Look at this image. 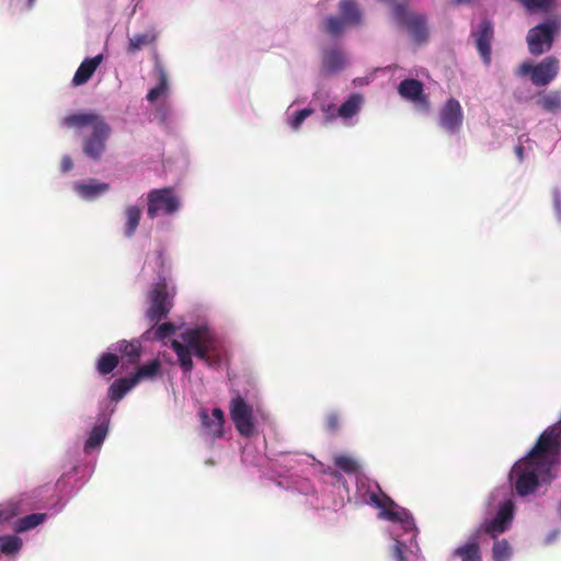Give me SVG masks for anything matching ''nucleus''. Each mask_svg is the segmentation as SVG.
Here are the masks:
<instances>
[{
	"label": "nucleus",
	"instance_id": "obj_1",
	"mask_svg": "<svg viewBox=\"0 0 561 561\" xmlns=\"http://www.w3.org/2000/svg\"><path fill=\"white\" fill-rule=\"evenodd\" d=\"M561 453V419L560 422L545 430L536 445L523 459L512 468L510 480L520 496L535 492L540 483H549L554 479V469Z\"/></svg>",
	"mask_w": 561,
	"mask_h": 561
},
{
	"label": "nucleus",
	"instance_id": "obj_2",
	"mask_svg": "<svg viewBox=\"0 0 561 561\" xmlns=\"http://www.w3.org/2000/svg\"><path fill=\"white\" fill-rule=\"evenodd\" d=\"M180 336L182 342L172 340L171 347L184 374H191L193 370L192 354L210 368H217L222 364L225 355L222 343L207 327L187 329Z\"/></svg>",
	"mask_w": 561,
	"mask_h": 561
},
{
	"label": "nucleus",
	"instance_id": "obj_3",
	"mask_svg": "<svg viewBox=\"0 0 561 561\" xmlns=\"http://www.w3.org/2000/svg\"><path fill=\"white\" fill-rule=\"evenodd\" d=\"M61 125L76 130L90 127L92 133L83 137L82 151L87 157L95 161L101 159L112 131L103 116L94 112L73 113L64 117Z\"/></svg>",
	"mask_w": 561,
	"mask_h": 561
},
{
	"label": "nucleus",
	"instance_id": "obj_4",
	"mask_svg": "<svg viewBox=\"0 0 561 561\" xmlns=\"http://www.w3.org/2000/svg\"><path fill=\"white\" fill-rule=\"evenodd\" d=\"M157 264L159 266L158 280L148 291L149 308L146 312L151 327L157 325L162 319L167 318L173 306V289L170 290L167 283V276L171 266L163 251L158 252Z\"/></svg>",
	"mask_w": 561,
	"mask_h": 561
},
{
	"label": "nucleus",
	"instance_id": "obj_5",
	"mask_svg": "<svg viewBox=\"0 0 561 561\" xmlns=\"http://www.w3.org/2000/svg\"><path fill=\"white\" fill-rule=\"evenodd\" d=\"M369 504L380 510V518L390 522H399L405 531H412V537H415L416 529L412 516L405 508L394 510L397 507V504L393 502L391 497L382 493L380 489L379 493L373 492L369 494Z\"/></svg>",
	"mask_w": 561,
	"mask_h": 561
},
{
	"label": "nucleus",
	"instance_id": "obj_6",
	"mask_svg": "<svg viewBox=\"0 0 561 561\" xmlns=\"http://www.w3.org/2000/svg\"><path fill=\"white\" fill-rule=\"evenodd\" d=\"M147 216L151 219L159 215H173L181 206L172 187L154 188L147 195Z\"/></svg>",
	"mask_w": 561,
	"mask_h": 561
},
{
	"label": "nucleus",
	"instance_id": "obj_7",
	"mask_svg": "<svg viewBox=\"0 0 561 561\" xmlns=\"http://www.w3.org/2000/svg\"><path fill=\"white\" fill-rule=\"evenodd\" d=\"M396 21L404 26L415 43H424L428 37L426 18L423 14L409 13L405 5L397 3L393 7Z\"/></svg>",
	"mask_w": 561,
	"mask_h": 561
},
{
	"label": "nucleus",
	"instance_id": "obj_8",
	"mask_svg": "<svg viewBox=\"0 0 561 561\" xmlns=\"http://www.w3.org/2000/svg\"><path fill=\"white\" fill-rule=\"evenodd\" d=\"M229 411L239 434L243 437H252L255 434L252 407L237 393L230 401Z\"/></svg>",
	"mask_w": 561,
	"mask_h": 561
},
{
	"label": "nucleus",
	"instance_id": "obj_9",
	"mask_svg": "<svg viewBox=\"0 0 561 561\" xmlns=\"http://www.w3.org/2000/svg\"><path fill=\"white\" fill-rule=\"evenodd\" d=\"M557 26L553 22H546L529 30L527 44L531 55L539 56L552 47Z\"/></svg>",
	"mask_w": 561,
	"mask_h": 561
},
{
	"label": "nucleus",
	"instance_id": "obj_10",
	"mask_svg": "<svg viewBox=\"0 0 561 561\" xmlns=\"http://www.w3.org/2000/svg\"><path fill=\"white\" fill-rule=\"evenodd\" d=\"M463 123L462 107L455 98L448 99L438 112V125L448 133H457Z\"/></svg>",
	"mask_w": 561,
	"mask_h": 561
},
{
	"label": "nucleus",
	"instance_id": "obj_11",
	"mask_svg": "<svg viewBox=\"0 0 561 561\" xmlns=\"http://www.w3.org/2000/svg\"><path fill=\"white\" fill-rule=\"evenodd\" d=\"M513 516L514 505L511 501H506L500 506L496 516L489 522H484L478 531H483L490 535L493 539H496L500 534H503L508 529L513 520Z\"/></svg>",
	"mask_w": 561,
	"mask_h": 561
},
{
	"label": "nucleus",
	"instance_id": "obj_12",
	"mask_svg": "<svg viewBox=\"0 0 561 561\" xmlns=\"http://www.w3.org/2000/svg\"><path fill=\"white\" fill-rule=\"evenodd\" d=\"M398 93L423 111H428L431 107L428 95L424 93L423 83L416 79L402 80L398 85Z\"/></svg>",
	"mask_w": 561,
	"mask_h": 561
},
{
	"label": "nucleus",
	"instance_id": "obj_13",
	"mask_svg": "<svg viewBox=\"0 0 561 561\" xmlns=\"http://www.w3.org/2000/svg\"><path fill=\"white\" fill-rule=\"evenodd\" d=\"M203 434L211 438H220L224 434L225 414L219 408H215L211 416L206 409H201L198 412Z\"/></svg>",
	"mask_w": 561,
	"mask_h": 561
},
{
	"label": "nucleus",
	"instance_id": "obj_14",
	"mask_svg": "<svg viewBox=\"0 0 561 561\" xmlns=\"http://www.w3.org/2000/svg\"><path fill=\"white\" fill-rule=\"evenodd\" d=\"M559 72V60L554 56H548L535 65L531 82L537 87L548 85L556 79Z\"/></svg>",
	"mask_w": 561,
	"mask_h": 561
},
{
	"label": "nucleus",
	"instance_id": "obj_15",
	"mask_svg": "<svg viewBox=\"0 0 561 561\" xmlns=\"http://www.w3.org/2000/svg\"><path fill=\"white\" fill-rule=\"evenodd\" d=\"M477 49L485 65L491 61V42L494 36V30L491 21L483 20L478 30L473 33Z\"/></svg>",
	"mask_w": 561,
	"mask_h": 561
},
{
	"label": "nucleus",
	"instance_id": "obj_16",
	"mask_svg": "<svg viewBox=\"0 0 561 561\" xmlns=\"http://www.w3.org/2000/svg\"><path fill=\"white\" fill-rule=\"evenodd\" d=\"M102 55H98L93 58H87L84 59L79 68L77 69L73 78H72V84L75 87L82 85L87 83L91 77L94 75L96 68L102 62Z\"/></svg>",
	"mask_w": 561,
	"mask_h": 561
},
{
	"label": "nucleus",
	"instance_id": "obj_17",
	"mask_svg": "<svg viewBox=\"0 0 561 561\" xmlns=\"http://www.w3.org/2000/svg\"><path fill=\"white\" fill-rule=\"evenodd\" d=\"M479 537L480 531H477L468 542L455 549L453 554L461 561H482Z\"/></svg>",
	"mask_w": 561,
	"mask_h": 561
},
{
	"label": "nucleus",
	"instance_id": "obj_18",
	"mask_svg": "<svg viewBox=\"0 0 561 561\" xmlns=\"http://www.w3.org/2000/svg\"><path fill=\"white\" fill-rule=\"evenodd\" d=\"M341 18L348 25H359L362 12L355 0H341L339 3Z\"/></svg>",
	"mask_w": 561,
	"mask_h": 561
},
{
	"label": "nucleus",
	"instance_id": "obj_19",
	"mask_svg": "<svg viewBox=\"0 0 561 561\" xmlns=\"http://www.w3.org/2000/svg\"><path fill=\"white\" fill-rule=\"evenodd\" d=\"M124 218H125L124 234L126 238H131L136 233V231L139 227V224H140V219H141L140 207H138L136 205L127 206L124 211Z\"/></svg>",
	"mask_w": 561,
	"mask_h": 561
},
{
	"label": "nucleus",
	"instance_id": "obj_20",
	"mask_svg": "<svg viewBox=\"0 0 561 561\" xmlns=\"http://www.w3.org/2000/svg\"><path fill=\"white\" fill-rule=\"evenodd\" d=\"M322 62H323V68L328 72H330V73L337 72V71L342 70L345 66V56L337 48L329 49V50L324 51Z\"/></svg>",
	"mask_w": 561,
	"mask_h": 561
},
{
	"label": "nucleus",
	"instance_id": "obj_21",
	"mask_svg": "<svg viewBox=\"0 0 561 561\" xmlns=\"http://www.w3.org/2000/svg\"><path fill=\"white\" fill-rule=\"evenodd\" d=\"M116 351H118L123 357L127 358L128 363L136 364L141 356V344L137 340H122L117 343Z\"/></svg>",
	"mask_w": 561,
	"mask_h": 561
},
{
	"label": "nucleus",
	"instance_id": "obj_22",
	"mask_svg": "<svg viewBox=\"0 0 561 561\" xmlns=\"http://www.w3.org/2000/svg\"><path fill=\"white\" fill-rule=\"evenodd\" d=\"M137 385L136 380L131 377H123L116 379L108 389V397L113 401H119L124 396Z\"/></svg>",
	"mask_w": 561,
	"mask_h": 561
},
{
	"label": "nucleus",
	"instance_id": "obj_23",
	"mask_svg": "<svg viewBox=\"0 0 561 561\" xmlns=\"http://www.w3.org/2000/svg\"><path fill=\"white\" fill-rule=\"evenodd\" d=\"M363 103V96L358 93H353L350 98L337 107L339 117L344 119L353 118L359 113Z\"/></svg>",
	"mask_w": 561,
	"mask_h": 561
},
{
	"label": "nucleus",
	"instance_id": "obj_24",
	"mask_svg": "<svg viewBox=\"0 0 561 561\" xmlns=\"http://www.w3.org/2000/svg\"><path fill=\"white\" fill-rule=\"evenodd\" d=\"M154 71L158 76L159 83L148 92L147 100L149 102H154L168 91V75L161 62H156Z\"/></svg>",
	"mask_w": 561,
	"mask_h": 561
},
{
	"label": "nucleus",
	"instance_id": "obj_25",
	"mask_svg": "<svg viewBox=\"0 0 561 561\" xmlns=\"http://www.w3.org/2000/svg\"><path fill=\"white\" fill-rule=\"evenodd\" d=\"M110 188L108 184L106 183H99L95 180H92L89 183H79L77 185L78 193L88 199H92L105 192H107Z\"/></svg>",
	"mask_w": 561,
	"mask_h": 561
},
{
	"label": "nucleus",
	"instance_id": "obj_26",
	"mask_svg": "<svg viewBox=\"0 0 561 561\" xmlns=\"http://www.w3.org/2000/svg\"><path fill=\"white\" fill-rule=\"evenodd\" d=\"M107 435V425L104 423L96 424L89 434L84 444V450L90 451L100 447Z\"/></svg>",
	"mask_w": 561,
	"mask_h": 561
},
{
	"label": "nucleus",
	"instance_id": "obj_27",
	"mask_svg": "<svg viewBox=\"0 0 561 561\" xmlns=\"http://www.w3.org/2000/svg\"><path fill=\"white\" fill-rule=\"evenodd\" d=\"M161 363L159 359H152L151 362L140 366L137 371L133 375V378L138 383L145 379H152L160 374Z\"/></svg>",
	"mask_w": 561,
	"mask_h": 561
},
{
	"label": "nucleus",
	"instance_id": "obj_28",
	"mask_svg": "<svg viewBox=\"0 0 561 561\" xmlns=\"http://www.w3.org/2000/svg\"><path fill=\"white\" fill-rule=\"evenodd\" d=\"M157 39V35L154 33H144L136 34L129 38L127 53L135 54L140 50L144 46H148L152 44Z\"/></svg>",
	"mask_w": 561,
	"mask_h": 561
},
{
	"label": "nucleus",
	"instance_id": "obj_29",
	"mask_svg": "<svg viewBox=\"0 0 561 561\" xmlns=\"http://www.w3.org/2000/svg\"><path fill=\"white\" fill-rule=\"evenodd\" d=\"M46 519V514L44 513H33L27 516H24L16 520L15 530L18 533H23L35 528L39 524H42Z\"/></svg>",
	"mask_w": 561,
	"mask_h": 561
},
{
	"label": "nucleus",
	"instance_id": "obj_30",
	"mask_svg": "<svg viewBox=\"0 0 561 561\" xmlns=\"http://www.w3.org/2000/svg\"><path fill=\"white\" fill-rule=\"evenodd\" d=\"M118 356L112 353H104L98 360L96 369L101 375L111 374L118 365Z\"/></svg>",
	"mask_w": 561,
	"mask_h": 561
},
{
	"label": "nucleus",
	"instance_id": "obj_31",
	"mask_svg": "<svg viewBox=\"0 0 561 561\" xmlns=\"http://www.w3.org/2000/svg\"><path fill=\"white\" fill-rule=\"evenodd\" d=\"M512 556V548L506 539L496 540L492 548L493 561H507Z\"/></svg>",
	"mask_w": 561,
	"mask_h": 561
},
{
	"label": "nucleus",
	"instance_id": "obj_32",
	"mask_svg": "<svg viewBox=\"0 0 561 561\" xmlns=\"http://www.w3.org/2000/svg\"><path fill=\"white\" fill-rule=\"evenodd\" d=\"M22 547V539L15 535L0 536V550L4 554L16 553Z\"/></svg>",
	"mask_w": 561,
	"mask_h": 561
},
{
	"label": "nucleus",
	"instance_id": "obj_33",
	"mask_svg": "<svg viewBox=\"0 0 561 561\" xmlns=\"http://www.w3.org/2000/svg\"><path fill=\"white\" fill-rule=\"evenodd\" d=\"M538 104L546 111L554 112L561 107V94L557 91L549 92L538 100Z\"/></svg>",
	"mask_w": 561,
	"mask_h": 561
},
{
	"label": "nucleus",
	"instance_id": "obj_34",
	"mask_svg": "<svg viewBox=\"0 0 561 561\" xmlns=\"http://www.w3.org/2000/svg\"><path fill=\"white\" fill-rule=\"evenodd\" d=\"M334 465L348 474L355 473L358 470V463L356 460L345 455L336 456L334 458Z\"/></svg>",
	"mask_w": 561,
	"mask_h": 561
},
{
	"label": "nucleus",
	"instance_id": "obj_35",
	"mask_svg": "<svg viewBox=\"0 0 561 561\" xmlns=\"http://www.w3.org/2000/svg\"><path fill=\"white\" fill-rule=\"evenodd\" d=\"M346 25L342 18L329 16L324 21V32L335 36L341 34Z\"/></svg>",
	"mask_w": 561,
	"mask_h": 561
},
{
	"label": "nucleus",
	"instance_id": "obj_36",
	"mask_svg": "<svg viewBox=\"0 0 561 561\" xmlns=\"http://www.w3.org/2000/svg\"><path fill=\"white\" fill-rule=\"evenodd\" d=\"M312 113H313V110L309 108V107L302 108V110L296 112L289 122L290 127L294 130H298L300 128V126L302 125V123L305 122V119L308 118Z\"/></svg>",
	"mask_w": 561,
	"mask_h": 561
},
{
	"label": "nucleus",
	"instance_id": "obj_37",
	"mask_svg": "<svg viewBox=\"0 0 561 561\" xmlns=\"http://www.w3.org/2000/svg\"><path fill=\"white\" fill-rule=\"evenodd\" d=\"M153 328H156L154 330V336L158 339V340H164L165 337L172 335L175 333V325L171 322H164L162 324H157L154 325Z\"/></svg>",
	"mask_w": 561,
	"mask_h": 561
},
{
	"label": "nucleus",
	"instance_id": "obj_38",
	"mask_svg": "<svg viewBox=\"0 0 561 561\" xmlns=\"http://www.w3.org/2000/svg\"><path fill=\"white\" fill-rule=\"evenodd\" d=\"M405 550H407V545L403 541L396 539L394 543L391 548L392 557L397 561H407Z\"/></svg>",
	"mask_w": 561,
	"mask_h": 561
},
{
	"label": "nucleus",
	"instance_id": "obj_39",
	"mask_svg": "<svg viewBox=\"0 0 561 561\" xmlns=\"http://www.w3.org/2000/svg\"><path fill=\"white\" fill-rule=\"evenodd\" d=\"M341 426L340 415L335 412H331L327 415L325 427L331 433H336Z\"/></svg>",
	"mask_w": 561,
	"mask_h": 561
},
{
	"label": "nucleus",
	"instance_id": "obj_40",
	"mask_svg": "<svg viewBox=\"0 0 561 561\" xmlns=\"http://www.w3.org/2000/svg\"><path fill=\"white\" fill-rule=\"evenodd\" d=\"M324 114V123L328 124L334 118L339 117L337 107L334 104H327L322 107Z\"/></svg>",
	"mask_w": 561,
	"mask_h": 561
},
{
	"label": "nucleus",
	"instance_id": "obj_41",
	"mask_svg": "<svg viewBox=\"0 0 561 561\" xmlns=\"http://www.w3.org/2000/svg\"><path fill=\"white\" fill-rule=\"evenodd\" d=\"M534 69H535V66L531 65L530 62H523L517 70V75H519V76L529 75L531 77L534 73Z\"/></svg>",
	"mask_w": 561,
	"mask_h": 561
},
{
	"label": "nucleus",
	"instance_id": "obj_42",
	"mask_svg": "<svg viewBox=\"0 0 561 561\" xmlns=\"http://www.w3.org/2000/svg\"><path fill=\"white\" fill-rule=\"evenodd\" d=\"M14 514L13 508L0 506V524L9 520Z\"/></svg>",
	"mask_w": 561,
	"mask_h": 561
},
{
	"label": "nucleus",
	"instance_id": "obj_43",
	"mask_svg": "<svg viewBox=\"0 0 561 561\" xmlns=\"http://www.w3.org/2000/svg\"><path fill=\"white\" fill-rule=\"evenodd\" d=\"M73 168V161L71 159V157L69 156H65L62 157L61 159V162H60V169L64 173H67L69 172L71 169Z\"/></svg>",
	"mask_w": 561,
	"mask_h": 561
},
{
	"label": "nucleus",
	"instance_id": "obj_44",
	"mask_svg": "<svg viewBox=\"0 0 561 561\" xmlns=\"http://www.w3.org/2000/svg\"><path fill=\"white\" fill-rule=\"evenodd\" d=\"M539 2L538 0H529L526 9L529 10V11H539V10H542L541 7H539Z\"/></svg>",
	"mask_w": 561,
	"mask_h": 561
},
{
	"label": "nucleus",
	"instance_id": "obj_45",
	"mask_svg": "<svg viewBox=\"0 0 561 561\" xmlns=\"http://www.w3.org/2000/svg\"><path fill=\"white\" fill-rule=\"evenodd\" d=\"M538 2L540 3L539 7H541L543 11L549 10L553 4V0H538Z\"/></svg>",
	"mask_w": 561,
	"mask_h": 561
},
{
	"label": "nucleus",
	"instance_id": "obj_46",
	"mask_svg": "<svg viewBox=\"0 0 561 561\" xmlns=\"http://www.w3.org/2000/svg\"><path fill=\"white\" fill-rule=\"evenodd\" d=\"M524 146L519 145L515 147V154L518 157L519 161L524 159Z\"/></svg>",
	"mask_w": 561,
	"mask_h": 561
},
{
	"label": "nucleus",
	"instance_id": "obj_47",
	"mask_svg": "<svg viewBox=\"0 0 561 561\" xmlns=\"http://www.w3.org/2000/svg\"><path fill=\"white\" fill-rule=\"evenodd\" d=\"M36 0H27L28 8H33Z\"/></svg>",
	"mask_w": 561,
	"mask_h": 561
},
{
	"label": "nucleus",
	"instance_id": "obj_48",
	"mask_svg": "<svg viewBox=\"0 0 561 561\" xmlns=\"http://www.w3.org/2000/svg\"><path fill=\"white\" fill-rule=\"evenodd\" d=\"M471 0H456L457 3H466V2H470Z\"/></svg>",
	"mask_w": 561,
	"mask_h": 561
},
{
	"label": "nucleus",
	"instance_id": "obj_49",
	"mask_svg": "<svg viewBox=\"0 0 561 561\" xmlns=\"http://www.w3.org/2000/svg\"><path fill=\"white\" fill-rule=\"evenodd\" d=\"M559 514L561 515V501H560V504H559Z\"/></svg>",
	"mask_w": 561,
	"mask_h": 561
}]
</instances>
